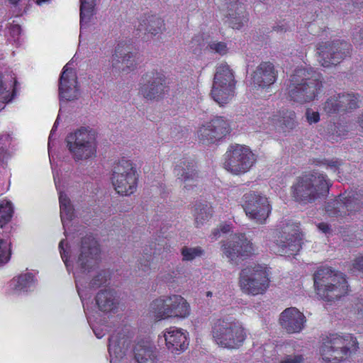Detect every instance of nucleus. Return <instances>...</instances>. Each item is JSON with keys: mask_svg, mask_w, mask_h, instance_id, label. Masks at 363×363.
Instances as JSON below:
<instances>
[{"mask_svg": "<svg viewBox=\"0 0 363 363\" xmlns=\"http://www.w3.org/2000/svg\"><path fill=\"white\" fill-rule=\"evenodd\" d=\"M321 73L312 69L300 67L290 76L286 91L289 98L299 104L315 99L323 87Z\"/></svg>", "mask_w": 363, "mask_h": 363, "instance_id": "nucleus-1", "label": "nucleus"}, {"mask_svg": "<svg viewBox=\"0 0 363 363\" xmlns=\"http://www.w3.org/2000/svg\"><path fill=\"white\" fill-rule=\"evenodd\" d=\"M330 186L326 174L313 170L297 179L291 186V194L294 201L306 205L325 198Z\"/></svg>", "mask_w": 363, "mask_h": 363, "instance_id": "nucleus-2", "label": "nucleus"}, {"mask_svg": "<svg viewBox=\"0 0 363 363\" xmlns=\"http://www.w3.org/2000/svg\"><path fill=\"white\" fill-rule=\"evenodd\" d=\"M318 296L327 301H333L348 293V284L343 273L331 267H321L313 275Z\"/></svg>", "mask_w": 363, "mask_h": 363, "instance_id": "nucleus-3", "label": "nucleus"}, {"mask_svg": "<svg viewBox=\"0 0 363 363\" xmlns=\"http://www.w3.org/2000/svg\"><path fill=\"white\" fill-rule=\"evenodd\" d=\"M328 216L342 222H350L363 213V190L345 191L325 206Z\"/></svg>", "mask_w": 363, "mask_h": 363, "instance_id": "nucleus-4", "label": "nucleus"}, {"mask_svg": "<svg viewBox=\"0 0 363 363\" xmlns=\"http://www.w3.org/2000/svg\"><path fill=\"white\" fill-rule=\"evenodd\" d=\"M212 336L218 345L232 350L243 345L247 334L240 322L226 316L216 320L212 328Z\"/></svg>", "mask_w": 363, "mask_h": 363, "instance_id": "nucleus-5", "label": "nucleus"}, {"mask_svg": "<svg viewBox=\"0 0 363 363\" xmlns=\"http://www.w3.org/2000/svg\"><path fill=\"white\" fill-rule=\"evenodd\" d=\"M358 349L356 337L351 334H331L323 338L320 355L326 362H340Z\"/></svg>", "mask_w": 363, "mask_h": 363, "instance_id": "nucleus-6", "label": "nucleus"}, {"mask_svg": "<svg viewBox=\"0 0 363 363\" xmlns=\"http://www.w3.org/2000/svg\"><path fill=\"white\" fill-rule=\"evenodd\" d=\"M67 147L75 161L86 160L94 157L96 141L94 133L85 128L70 133L66 138Z\"/></svg>", "mask_w": 363, "mask_h": 363, "instance_id": "nucleus-7", "label": "nucleus"}, {"mask_svg": "<svg viewBox=\"0 0 363 363\" xmlns=\"http://www.w3.org/2000/svg\"><path fill=\"white\" fill-rule=\"evenodd\" d=\"M235 80L229 65L221 63L216 67L211 95L220 106L228 104L235 95Z\"/></svg>", "mask_w": 363, "mask_h": 363, "instance_id": "nucleus-8", "label": "nucleus"}, {"mask_svg": "<svg viewBox=\"0 0 363 363\" xmlns=\"http://www.w3.org/2000/svg\"><path fill=\"white\" fill-rule=\"evenodd\" d=\"M112 172V184L118 194L129 196L135 191L138 174L132 161L120 160L114 164Z\"/></svg>", "mask_w": 363, "mask_h": 363, "instance_id": "nucleus-9", "label": "nucleus"}, {"mask_svg": "<svg viewBox=\"0 0 363 363\" xmlns=\"http://www.w3.org/2000/svg\"><path fill=\"white\" fill-rule=\"evenodd\" d=\"M150 311L157 318H186L189 315V305L180 295L160 297L150 304Z\"/></svg>", "mask_w": 363, "mask_h": 363, "instance_id": "nucleus-10", "label": "nucleus"}, {"mask_svg": "<svg viewBox=\"0 0 363 363\" xmlns=\"http://www.w3.org/2000/svg\"><path fill=\"white\" fill-rule=\"evenodd\" d=\"M241 290L252 296L262 294L269 286V279L264 267L260 265L248 266L240 273Z\"/></svg>", "mask_w": 363, "mask_h": 363, "instance_id": "nucleus-11", "label": "nucleus"}, {"mask_svg": "<svg viewBox=\"0 0 363 363\" xmlns=\"http://www.w3.org/2000/svg\"><path fill=\"white\" fill-rule=\"evenodd\" d=\"M255 160V156L250 148L235 144L226 152L223 167L234 174H244L250 169Z\"/></svg>", "mask_w": 363, "mask_h": 363, "instance_id": "nucleus-12", "label": "nucleus"}, {"mask_svg": "<svg viewBox=\"0 0 363 363\" xmlns=\"http://www.w3.org/2000/svg\"><path fill=\"white\" fill-rule=\"evenodd\" d=\"M351 45L345 40L320 43L317 45L318 61L324 67L340 64L350 54Z\"/></svg>", "mask_w": 363, "mask_h": 363, "instance_id": "nucleus-13", "label": "nucleus"}, {"mask_svg": "<svg viewBox=\"0 0 363 363\" xmlns=\"http://www.w3.org/2000/svg\"><path fill=\"white\" fill-rule=\"evenodd\" d=\"M242 201L246 216L257 223H264L272 211L268 199L261 193L251 191L243 195Z\"/></svg>", "mask_w": 363, "mask_h": 363, "instance_id": "nucleus-14", "label": "nucleus"}, {"mask_svg": "<svg viewBox=\"0 0 363 363\" xmlns=\"http://www.w3.org/2000/svg\"><path fill=\"white\" fill-rule=\"evenodd\" d=\"M230 132V126L223 117L216 116L199 128L198 139L203 145L214 144Z\"/></svg>", "mask_w": 363, "mask_h": 363, "instance_id": "nucleus-15", "label": "nucleus"}, {"mask_svg": "<svg viewBox=\"0 0 363 363\" xmlns=\"http://www.w3.org/2000/svg\"><path fill=\"white\" fill-rule=\"evenodd\" d=\"M167 79L164 74L152 71L143 77L140 93L147 100H158L167 91Z\"/></svg>", "mask_w": 363, "mask_h": 363, "instance_id": "nucleus-16", "label": "nucleus"}, {"mask_svg": "<svg viewBox=\"0 0 363 363\" xmlns=\"http://www.w3.org/2000/svg\"><path fill=\"white\" fill-rule=\"evenodd\" d=\"M275 240L277 252L279 254L294 255L301 248V235L298 226L293 223H283L281 231L279 232Z\"/></svg>", "mask_w": 363, "mask_h": 363, "instance_id": "nucleus-17", "label": "nucleus"}, {"mask_svg": "<svg viewBox=\"0 0 363 363\" xmlns=\"http://www.w3.org/2000/svg\"><path fill=\"white\" fill-rule=\"evenodd\" d=\"M100 249L97 241L91 235L83 238L77 264L82 273L89 272L98 264Z\"/></svg>", "mask_w": 363, "mask_h": 363, "instance_id": "nucleus-18", "label": "nucleus"}, {"mask_svg": "<svg viewBox=\"0 0 363 363\" xmlns=\"http://www.w3.org/2000/svg\"><path fill=\"white\" fill-rule=\"evenodd\" d=\"M112 67L116 70L128 73L136 67V54L132 52L125 44H118L112 57Z\"/></svg>", "mask_w": 363, "mask_h": 363, "instance_id": "nucleus-19", "label": "nucleus"}, {"mask_svg": "<svg viewBox=\"0 0 363 363\" xmlns=\"http://www.w3.org/2000/svg\"><path fill=\"white\" fill-rule=\"evenodd\" d=\"M252 242L248 240L245 235H235L232 240L223 245L224 255L230 260L238 256H248L253 252Z\"/></svg>", "mask_w": 363, "mask_h": 363, "instance_id": "nucleus-20", "label": "nucleus"}, {"mask_svg": "<svg viewBox=\"0 0 363 363\" xmlns=\"http://www.w3.org/2000/svg\"><path fill=\"white\" fill-rule=\"evenodd\" d=\"M60 99L73 101L78 98L79 91L76 74L66 65L63 68L59 82Z\"/></svg>", "mask_w": 363, "mask_h": 363, "instance_id": "nucleus-21", "label": "nucleus"}, {"mask_svg": "<svg viewBox=\"0 0 363 363\" xmlns=\"http://www.w3.org/2000/svg\"><path fill=\"white\" fill-rule=\"evenodd\" d=\"M277 71L270 62H261L251 74L252 83L255 86L267 88L273 84L277 77Z\"/></svg>", "mask_w": 363, "mask_h": 363, "instance_id": "nucleus-22", "label": "nucleus"}, {"mask_svg": "<svg viewBox=\"0 0 363 363\" xmlns=\"http://www.w3.org/2000/svg\"><path fill=\"white\" fill-rule=\"evenodd\" d=\"M177 179L184 183V188L190 190L196 186L194 182L199 179V172L194 161L189 160H181L174 167Z\"/></svg>", "mask_w": 363, "mask_h": 363, "instance_id": "nucleus-23", "label": "nucleus"}, {"mask_svg": "<svg viewBox=\"0 0 363 363\" xmlns=\"http://www.w3.org/2000/svg\"><path fill=\"white\" fill-rule=\"evenodd\" d=\"M306 322L303 313L297 308L291 307L285 309L279 317V323L288 333L301 332Z\"/></svg>", "mask_w": 363, "mask_h": 363, "instance_id": "nucleus-24", "label": "nucleus"}, {"mask_svg": "<svg viewBox=\"0 0 363 363\" xmlns=\"http://www.w3.org/2000/svg\"><path fill=\"white\" fill-rule=\"evenodd\" d=\"M164 337L167 349L174 354H180L189 345L187 333L183 329L171 327L164 332Z\"/></svg>", "mask_w": 363, "mask_h": 363, "instance_id": "nucleus-25", "label": "nucleus"}, {"mask_svg": "<svg viewBox=\"0 0 363 363\" xmlns=\"http://www.w3.org/2000/svg\"><path fill=\"white\" fill-rule=\"evenodd\" d=\"M108 340L111 363H119L125 357L130 340L125 334L121 333L113 334Z\"/></svg>", "mask_w": 363, "mask_h": 363, "instance_id": "nucleus-26", "label": "nucleus"}, {"mask_svg": "<svg viewBox=\"0 0 363 363\" xmlns=\"http://www.w3.org/2000/svg\"><path fill=\"white\" fill-rule=\"evenodd\" d=\"M226 23L233 29H240L248 21V13L245 7L237 0L226 1Z\"/></svg>", "mask_w": 363, "mask_h": 363, "instance_id": "nucleus-27", "label": "nucleus"}, {"mask_svg": "<svg viewBox=\"0 0 363 363\" xmlns=\"http://www.w3.org/2000/svg\"><path fill=\"white\" fill-rule=\"evenodd\" d=\"M134 357L138 363H157L155 347L147 341L139 342L134 348Z\"/></svg>", "mask_w": 363, "mask_h": 363, "instance_id": "nucleus-28", "label": "nucleus"}, {"mask_svg": "<svg viewBox=\"0 0 363 363\" xmlns=\"http://www.w3.org/2000/svg\"><path fill=\"white\" fill-rule=\"evenodd\" d=\"M95 299L99 309L103 312H115L118 308V301L113 290H101Z\"/></svg>", "mask_w": 363, "mask_h": 363, "instance_id": "nucleus-29", "label": "nucleus"}, {"mask_svg": "<svg viewBox=\"0 0 363 363\" xmlns=\"http://www.w3.org/2000/svg\"><path fill=\"white\" fill-rule=\"evenodd\" d=\"M273 123L282 130L287 128L294 129L296 126V113L293 111L282 109L272 117Z\"/></svg>", "mask_w": 363, "mask_h": 363, "instance_id": "nucleus-30", "label": "nucleus"}, {"mask_svg": "<svg viewBox=\"0 0 363 363\" xmlns=\"http://www.w3.org/2000/svg\"><path fill=\"white\" fill-rule=\"evenodd\" d=\"M96 0H80V29L88 26L95 14Z\"/></svg>", "mask_w": 363, "mask_h": 363, "instance_id": "nucleus-31", "label": "nucleus"}, {"mask_svg": "<svg viewBox=\"0 0 363 363\" xmlns=\"http://www.w3.org/2000/svg\"><path fill=\"white\" fill-rule=\"evenodd\" d=\"M164 21L159 17L151 16L143 20L140 23L138 30L155 35L161 32L164 28Z\"/></svg>", "mask_w": 363, "mask_h": 363, "instance_id": "nucleus-32", "label": "nucleus"}, {"mask_svg": "<svg viewBox=\"0 0 363 363\" xmlns=\"http://www.w3.org/2000/svg\"><path fill=\"white\" fill-rule=\"evenodd\" d=\"M212 206L207 203H199L195 205L194 217L197 226L203 225L212 216Z\"/></svg>", "mask_w": 363, "mask_h": 363, "instance_id": "nucleus-33", "label": "nucleus"}, {"mask_svg": "<svg viewBox=\"0 0 363 363\" xmlns=\"http://www.w3.org/2000/svg\"><path fill=\"white\" fill-rule=\"evenodd\" d=\"M59 201L60 205V217L64 228L65 227V220H71L74 216V208L70 199L63 192L59 195Z\"/></svg>", "mask_w": 363, "mask_h": 363, "instance_id": "nucleus-34", "label": "nucleus"}, {"mask_svg": "<svg viewBox=\"0 0 363 363\" xmlns=\"http://www.w3.org/2000/svg\"><path fill=\"white\" fill-rule=\"evenodd\" d=\"M342 111H352L359 107V96L354 93L337 94Z\"/></svg>", "mask_w": 363, "mask_h": 363, "instance_id": "nucleus-35", "label": "nucleus"}, {"mask_svg": "<svg viewBox=\"0 0 363 363\" xmlns=\"http://www.w3.org/2000/svg\"><path fill=\"white\" fill-rule=\"evenodd\" d=\"M14 286V290L17 291H26L30 288L33 282V276L31 273H26L15 277L11 281Z\"/></svg>", "mask_w": 363, "mask_h": 363, "instance_id": "nucleus-36", "label": "nucleus"}, {"mask_svg": "<svg viewBox=\"0 0 363 363\" xmlns=\"http://www.w3.org/2000/svg\"><path fill=\"white\" fill-rule=\"evenodd\" d=\"M339 98L337 94H334L328 98L323 104V108L327 114L332 115L342 111Z\"/></svg>", "mask_w": 363, "mask_h": 363, "instance_id": "nucleus-37", "label": "nucleus"}, {"mask_svg": "<svg viewBox=\"0 0 363 363\" xmlns=\"http://www.w3.org/2000/svg\"><path fill=\"white\" fill-rule=\"evenodd\" d=\"M13 213L12 203L10 201H4L0 203V227L3 228L8 223Z\"/></svg>", "mask_w": 363, "mask_h": 363, "instance_id": "nucleus-38", "label": "nucleus"}, {"mask_svg": "<svg viewBox=\"0 0 363 363\" xmlns=\"http://www.w3.org/2000/svg\"><path fill=\"white\" fill-rule=\"evenodd\" d=\"M181 254L183 261H192L196 257H202L204 250L201 247H189L184 246L181 249Z\"/></svg>", "mask_w": 363, "mask_h": 363, "instance_id": "nucleus-39", "label": "nucleus"}, {"mask_svg": "<svg viewBox=\"0 0 363 363\" xmlns=\"http://www.w3.org/2000/svg\"><path fill=\"white\" fill-rule=\"evenodd\" d=\"M110 279V272L107 270H100L94 276L90 281V287L97 289L101 286L106 284Z\"/></svg>", "mask_w": 363, "mask_h": 363, "instance_id": "nucleus-40", "label": "nucleus"}, {"mask_svg": "<svg viewBox=\"0 0 363 363\" xmlns=\"http://www.w3.org/2000/svg\"><path fill=\"white\" fill-rule=\"evenodd\" d=\"M11 242L0 238V265L4 264L10 259L11 251Z\"/></svg>", "mask_w": 363, "mask_h": 363, "instance_id": "nucleus-41", "label": "nucleus"}, {"mask_svg": "<svg viewBox=\"0 0 363 363\" xmlns=\"http://www.w3.org/2000/svg\"><path fill=\"white\" fill-rule=\"evenodd\" d=\"M316 165L323 164L326 165L328 169H330L333 172H339V169L342 164V160L333 158L331 160H324L323 161H317L315 162Z\"/></svg>", "mask_w": 363, "mask_h": 363, "instance_id": "nucleus-42", "label": "nucleus"}, {"mask_svg": "<svg viewBox=\"0 0 363 363\" xmlns=\"http://www.w3.org/2000/svg\"><path fill=\"white\" fill-rule=\"evenodd\" d=\"M210 48L212 50H214L216 52L220 55H224L227 52V46L225 43L219 42V43H213L210 44Z\"/></svg>", "mask_w": 363, "mask_h": 363, "instance_id": "nucleus-43", "label": "nucleus"}, {"mask_svg": "<svg viewBox=\"0 0 363 363\" xmlns=\"http://www.w3.org/2000/svg\"><path fill=\"white\" fill-rule=\"evenodd\" d=\"M280 363H304V358L301 354L288 355Z\"/></svg>", "mask_w": 363, "mask_h": 363, "instance_id": "nucleus-44", "label": "nucleus"}, {"mask_svg": "<svg viewBox=\"0 0 363 363\" xmlns=\"http://www.w3.org/2000/svg\"><path fill=\"white\" fill-rule=\"evenodd\" d=\"M306 118L307 121L311 124L313 123H317L320 120L319 113L317 111H313L310 109H308L306 112Z\"/></svg>", "mask_w": 363, "mask_h": 363, "instance_id": "nucleus-45", "label": "nucleus"}, {"mask_svg": "<svg viewBox=\"0 0 363 363\" xmlns=\"http://www.w3.org/2000/svg\"><path fill=\"white\" fill-rule=\"evenodd\" d=\"M64 245H65V240H62L60 241V244H59V248H60V255H61V257L63 260V262H65L66 267L67 269H69V258H68V252L67 251V250L64 247Z\"/></svg>", "mask_w": 363, "mask_h": 363, "instance_id": "nucleus-46", "label": "nucleus"}, {"mask_svg": "<svg viewBox=\"0 0 363 363\" xmlns=\"http://www.w3.org/2000/svg\"><path fill=\"white\" fill-rule=\"evenodd\" d=\"M354 43L363 49V28L353 35Z\"/></svg>", "mask_w": 363, "mask_h": 363, "instance_id": "nucleus-47", "label": "nucleus"}, {"mask_svg": "<svg viewBox=\"0 0 363 363\" xmlns=\"http://www.w3.org/2000/svg\"><path fill=\"white\" fill-rule=\"evenodd\" d=\"M352 269L363 272V255L359 256L354 259Z\"/></svg>", "mask_w": 363, "mask_h": 363, "instance_id": "nucleus-48", "label": "nucleus"}, {"mask_svg": "<svg viewBox=\"0 0 363 363\" xmlns=\"http://www.w3.org/2000/svg\"><path fill=\"white\" fill-rule=\"evenodd\" d=\"M9 30L11 35H12L13 38L18 37L21 33V28L18 24L12 25Z\"/></svg>", "mask_w": 363, "mask_h": 363, "instance_id": "nucleus-49", "label": "nucleus"}, {"mask_svg": "<svg viewBox=\"0 0 363 363\" xmlns=\"http://www.w3.org/2000/svg\"><path fill=\"white\" fill-rule=\"evenodd\" d=\"M273 30L277 33H283L289 30V27L286 24L277 25Z\"/></svg>", "mask_w": 363, "mask_h": 363, "instance_id": "nucleus-50", "label": "nucleus"}, {"mask_svg": "<svg viewBox=\"0 0 363 363\" xmlns=\"http://www.w3.org/2000/svg\"><path fill=\"white\" fill-rule=\"evenodd\" d=\"M9 157V155L6 151L4 149L0 150V164H4V161L6 160Z\"/></svg>", "mask_w": 363, "mask_h": 363, "instance_id": "nucleus-51", "label": "nucleus"}, {"mask_svg": "<svg viewBox=\"0 0 363 363\" xmlns=\"http://www.w3.org/2000/svg\"><path fill=\"white\" fill-rule=\"evenodd\" d=\"M58 122H59V117H57V118L56 119L55 123H54V125L51 130V132H50V136H49V142L52 140V137H53V135H54V133L55 131V130L57 129V125H58ZM48 145H50V143H48Z\"/></svg>", "mask_w": 363, "mask_h": 363, "instance_id": "nucleus-52", "label": "nucleus"}, {"mask_svg": "<svg viewBox=\"0 0 363 363\" xmlns=\"http://www.w3.org/2000/svg\"><path fill=\"white\" fill-rule=\"evenodd\" d=\"M320 230H321L323 233H327L329 230V226L325 223H320L318 225Z\"/></svg>", "mask_w": 363, "mask_h": 363, "instance_id": "nucleus-53", "label": "nucleus"}, {"mask_svg": "<svg viewBox=\"0 0 363 363\" xmlns=\"http://www.w3.org/2000/svg\"><path fill=\"white\" fill-rule=\"evenodd\" d=\"M96 336L97 337V338H101L102 337H104V333L101 330H99V329H93Z\"/></svg>", "mask_w": 363, "mask_h": 363, "instance_id": "nucleus-54", "label": "nucleus"}, {"mask_svg": "<svg viewBox=\"0 0 363 363\" xmlns=\"http://www.w3.org/2000/svg\"><path fill=\"white\" fill-rule=\"evenodd\" d=\"M220 230L224 233H227L230 230V226L228 225H222V226H220Z\"/></svg>", "mask_w": 363, "mask_h": 363, "instance_id": "nucleus-55", "label": "nucleus"}, {"mask_svg": "<svg viewBox=\"0 0 363 363\" xmlns=\"http://www.w3.org/2000/svg\"><path fill=\"white\" fill-rule=\"evenodd\" d=\"M141 264V267H142V269L143 271H147L150 269V263H149V261H147L146 263L144 264V265H143L142 263H140Z\"/></svg>", "mask_w": 363, "mask_h": 363, "instance_id": "nucleus-56", "label": "nucleus"}, {"mask_svg": "<svg viewBox=\"0 0 363 363\" xmlns=\"http://www.w3.org/2000/svg\"><path fill=\"white\" fill-rule=\"evenodd\" d=\"M220 233V229H214L212 232V236H213V239H216L218 235H219Z\"/></svg>", "mask_w": 363, "mask_h": 363, "instance_id": "nucleus-57", "label": "nucleus"}, {"mask_svg": "<svg viewBox=\"0 0 363 363\" xmlns=\"http://www.w3.org/2000/svg\"><path fill=\"white\" fill-rule=\"evenodd\" d=\"M358 123L359 126L363 129V113L359 116Z\"/></svg>", "mask_w": 363, "mask_h": 363, "instance_id": "nucleus-58", "label": "nucleus"}, {"mask_svg": "<svg viewBox=\"0 0 363 363\" xmlns=\"http://www.w3.org/2000/svg\"><path fill=\"white\" fill-rule=\"evenodd\" d=\"M5 89H6L4 87V85H3V83H2V80H1V75L0 74V94H3L4 91Z\"/></svg>", "mask_w": 363, "mask_h": 363, "instance_id": "nucleus-59", "label": "nucleus"}, {"mask_svg": "<svg viewBox=\"0 0 363 363\" xmlns=\"http://www.w3.org/2000/svg\"><path fill=\"white\" fill-rule=\"evenodd\" d=\"M50 0H36V3L38 4V5H40L43 3H45V2H48Z\"/></svg>", "mask_w": 363, "mask_h": 363, "instance_id": "nucleus-60", "label": "nucleus"}, {"mask_svg": "<svg viewBox=\"0 0 363 363\" xmlns=\"http://www.w3.org/2000/svg\"><path fill=\"white\" fill-rule=\"evenodd\" d=\"M4 100L6 101V102H9L11 101V98H9V94H7L6 96L4 97Z\"/></svg>", "mask_w": 363, "mask_h": 363, "instance_id": "nucleus-61", "label": "nucleus"}, {"mask_svg": "<svg viewBox=\"0 0 363 363\" xmlns=\"http://www.w3.org/2000/svg\"><path fill=\"white\" fill-rule=\"evenodd\" d=\"M362 306H357V309L361 311H363V302L362 303H359Z\"/></svg>", "mask_w": 363, "mask_h": 363, "instance_id": "nucleus-62", "label": "nucleus"}, {"mask_svg": "<svg viewBox=\"0 0 363 363\" xmlns=\"http://www.w3.org/2000/svg\"><path fill=\"white\" fill-rule=\"evenodd\" d=\"M19 0H9V1L13 4H17V2Z\"/></svg>", "mask_w": 363, "mask_h": 363, "instance_id": "nucleus-63", "label": "nucleus"}, {"mask_svg": "<svg viewBox=\"0 0 363 363\" xmlns=\"http://www.w3.org/2000/svg\"><path fill=\"white\" fill-rule=\"evenodd\" d=\"M206 296H208V297L212 296V292L211 291H207L206 292Z\"/></svg>", "mask_w": 363, "mask_h": 363, "instance_id": "nucleus-64", "label": "nucleus"}]
</instances>
